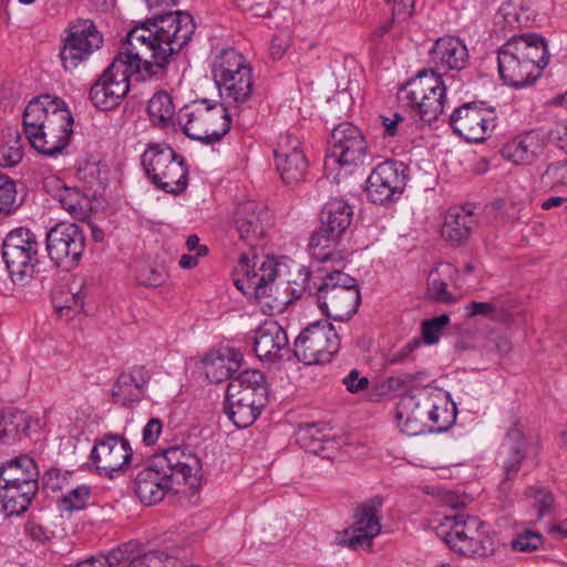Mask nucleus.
Instances as JSON below:
<instances>
[{
	"label": "nucleus",
	"instance_id": "39",
	"mask_svg": "<svg viewBox=\"0 0 567 567\" xmlns=\"http://www.w3.org/2000/svg\"><path fill=\"white\" fill-rule=\"evenodd\" d=\"M23 157V146L17 128L8 127L0 136V166L13 167Z\"/></svg>",
	"mask_w": 567,
	"mask_h": 567
},
{
	"label": "nucleus",
	"instance_id": "27",
	"mask_svg": "<svg viewBox=\"0 0 567 567\" xmlns=\"http://www.w3.org/2000/svg\"><path fill=\"white\" fill-rule=\"evenodd\" d=\"M268 385L264 373L255 369H246L227 385L226 396L243 399L249 401L250 404H266L268 401Z\"/></svg>",
	"mask_w": 567,
	"mask_h": 567
},
{
	"label": "nucleus",
	"instance_id": "13",
	"mask_svg": "<svg viewBox=\"0 0 567 567\" xmlns=\"http://www.w3.org/2000/svg\"><path fill=\"white\" fill-rule=\"evenodd\" d=\"M47 251L55 266L70 270L74 268L85 248V235L74 223H60L53 226L45 237Z\"/></svg>",
	"mask_w": 567,
	"mask_h": 567
},
{
	"label": "nucleus",
	"instance_id": "19",
	"mask_svg": "<svg viewBox=\"0 0 567 567\" xmlns=\"http://www.w3.org/2000/svg\"><path fill=\"white\" fill-rule=\"evenodd\" d=\"M453 131L468 142H483L496 126L492 110L484 109L475 102L457 107L450 116Z\"/></svg>",
	"mask_w": 567,
	"mask_h": 567
},
{
	"label": "nucleus",
	"instance_id": "45",
	"mask_svg": "<svg viewBox=\"0 0 567 567\" xmlns=\"http://www.w3.org/2000/svg\"><path fill=\"white\" fill-rule=\"evenodd\" d=\"M525 496L529 505L536 511V522L549 514L555 502L548 489L537 486L526 488Z\"/></svg>",
	"mask_w": 567,
	"mask_h": 567
},
{
	"label": "nucleus",
	"instance_id": "37",
	"mask_svg": "<svg viewBox=\"0 0 567 567\" xmlns=\"http://www.w3.org/2000/svg\"><path fill=\"white\" fill-rule=\"evenodd\" d=\"M39 472L32 457L20 455L8 461L0 468V480L8 483H20L38 486Z\"/></svg>",
	"mask_w": 567,
	"mask_h": 567
},
{
	"label": "nucleus",
	"instance_id": "51",
	"mask_svg": "<svg viewBox=\"0 0 567 567\" xmlns=\"http://www.w3.org/2000/svg\"><path fill=\"white\" fill-rule=\"evenodd\" d=\"M238 6L250 17H268L275 9L272 0H239Z\"/></svg>",
	"mask_w": 567,
	"mask_h": 567
},
{
	"label": "nucleus",
	"instance_id": "54",
	"mask_svg": "<svg viewBox=\"0 0 567 567\" xmlns=\"http://www.w3.org/2000/svg\"><path fill=\"white\" fill-rule=\"evenodd\" d=\"M84 305V297L79 290L78 292H72L70 298L65 300L63 305L54 302V307L60 317H65V319H70V312H80Z\"/></svg>",
	"mask_w": 567,
	"mask_h": 567
},
{
	"label": "nucleus",
	"instance_id": "4",
	"mask_svg": "<svg viewBox=\"0 0 567 567\" xmlns=\"http://www.w3.org/2000/svg\"><path fill=\"white\" fill-rule=\"evenodd\" d=\"M549 53L545 39L536 33L513 37L498 51V72L513 87L533 84L547 66Z\"/></svg>",
	"mask_w": 567,
	"mask_h": 567
},
{
	"label": "nucleus",
	"instance_id": "28",
	"mask_svg": "<svg viewBox=\"0 0 567 567\" xmlns=\"http://www.w3.org/2000/svg\"><path fill=\"white\" fill-rule=\"evenodd\" d=\"M430 55L437 71H461L468 61L466 45L454 37L439 38L430 50Z\"/></svg>",
	"mask_w": 567,
	"mask_h": 567
},
{
	"label": "nucleus",
	"instance_id": "40",
	"mask_svg": "<svg viewBox=\"0 0 567 567\" xmlns=\"http://www.w3.org/2000/svg\"><path fill=\"white\" fill-rule=\"evenodd\" d=\"M151 122L158 127H166L175 115V105L166 91L155 93L147 104Z\"/></svg>",
	"mask_w": 567,
	"mask_h": 567
},
{
	"label": "nucleus",
	"instance_id": "22",
	"mask_svg": "<svg viewBox=\"0 0 567 567\" xmlns=\"http://www.w3.org/2000/svg\"><path fill=\"white\" fill-rule=\"evenodd\" d=\"M299 145L296 136L286 134L274 150L277 171L287 185L299 183L306 174L307 161Z\"/></svg>",
	"mask_w": 567,
	"mask_h": 567
},
{
	"label": "nucleus",
	"instance_id": "50",
	"mask_svg": "<svg viewBox=\"0 0 567 567\" xmlns=\"http://www.w3.org/2000/svg\"><path fill=\"white\" fill-rule=\"evenodd\" d=\"M136 279L143 286L157 287L165 281L166 274L163 269L152 265H141L137 269Z\"/></svg>",
	"mask_w": 567,
	"mask_h": 567
},
{
	"label": "nucleus",
	"instance_id": "29",
	"mask_svg": "<svg viewBox=\"0 0 567 567\" xmlns=\"http://www.w3.org/2000/svg\"><path fill=\"white\" fill-rule=\"evenodd\" d=\"M252 344L260 360H272L288 346V336L276 321H266L255 331Z\"/></svg>",
	"mask_w": 567,
	"mask_h": 567
},
{
	"label": "nucleus",
	"instance_id": "31",
	"mask_svg": "<svg viewBox=\"0 0 567 567\" xmlns=\"http://www.w3.org/2000/svg\"><path fill=\"white\" fill-rule=\"evenodd\" d=\"M243 354L235 349L227 348L223 352L210 353L204 360V370L207 379L213 383L233 380L241 367Z\"/></svg>",
	"mask_w": 567,
	"mask_h": 567
},
{
	"label": "nucleus",
	"instance_id": "30",
	"mask_svg": "<svg viewBox=\"0 0 567 567\" xmlns=\"http://www.w3.org/2000/svg\"><path fill=\"white\" fill-rule=\"evenodd\" d=\"M150 380V371L143 365H135L130 372H123L118 375L112 395L120 398L124 405L138 402L144 398Z\"/></svg>",
	"mask_w": 567,
	"mask_h": 567
},
{
	"label": "nucleus",
	"instance_id": "23",
	"mask_svg": "<svg viewBox=\"0 0 567 567\" xmlns=\"http://www.w3.org/2000/svg\"><path fill=\"white\" fill-rule=\"evenodd\" d=\"M235 225L239 238L251 247L270 226V213L265 205L254 200L240 203L235 210Z\"/></svg>",
	"mask_w": 567,
	"mask_h": 567
},
{
	"label": "nucleus",
	"instance_id": "38",
	"mask_svg": "<svg viewBox=\"0 0 567 567\" xmlns=\"http://www.w3.org/2000/svg\"><path fill=\"white\" fill-rule=\"evenodd\" d=\"M266 404H250L249 401L226 396V413L239 429L250 426L259 416Z\"/></svg>",
	"mask_w": 567,
	"mask_h": 567
},
{
	"label": "nucleus",
	"instance_id": "10",
	"mask_svg": "<svg viewBox=\"0 0 567 567\" xmlns=\"http://www.w3.org/2000/svg\"><path fill=\"white\" fill-rule=\"evenodd\" d=\"M39 243L28 228L11 230L2 244V258L13 282L23 285L33 277L38 259Z\"/></svg>",
	"mask_w": 567,
	"mask_h": 567
},
{
	"label": "nucleus",
	"instance_id": "24",
	"mask_svg": "<svg viewBox=\"0 0 567 567\" xmlns=\"http://www.w3.org/2000/svg\"><path fill=\"white\" fill-rule=\"evenodd\" d=\"M527 442L518 421H515L508 430L505 440L501 446L499 460L504 471V480L501 483L503 492L509 491V481L514 478L519 471L522 462L526 457Z\"/></svg>",
	"mask_w": 567,
	"mask_h": 567
},
{
	"label": "nucleus",
	"instance_id": "15",
	"mask_svg": "<svg viewBox=\"0 0 567 567\" xmlns=\"http://www.w3.org/2000/svg\"><path fill=\"white\" fill-rule=\"evenodd\" d=\"M103 44V35L94 22L89 19H79L68 29V37L61 49L60 56L65 69H75Z\"/></svg>",
	"mask_w": 567,
	"mask_h": 567
},
{
	"label": "nucleus",
	"instance_id": "58",
	"mask_svg": "<svg viewBox=\"0 0 567 567\" xmlns=\"http://www.w3.org/2000/svg\"><path fill=\"white\" fill-rule=\"evenodd\" d=\"M162 432V421L159 419H151L143 429V441L147 445L154 444Z\"/></svg>",
	"mask_w": 567,
	"mask_h": 567
},
{
	"label": "nucleus",
	"instance_id": "43",
	"mask_svg": "<svg viewBox=\"0 0 567 567\" xmlns=\"http://www.w3.org/2000/svg\"><path fill=\"white\" fill-rule=\"evenodd\" d=\"M455 406L449 409L447 403L440 394V399H433V406L429 411V422L426 431L443 432L446 431L455 421Z\"/></svg>",
	"mask_w": 567,
	"mask_h": 567
},
{
	"label": "nucleus",
	"instance_id": "49",
	"mask_svg": "<svg viewBox=\"0 0 567 567\" xmlns=\"http://www.w3.org/2000/svg\"><path fill=\"white\" fill-rule=\"evenodd\" d=\"M16 185L8 176L0 173V216L12 210L16 202Z\"/></svg>",
	"mask_w": 567,
	"mask_h": 567
},
{
	"label": "nucleus",
	"instance_id": "18",
	"mask_svg": "<svg viewBox=\"0 0 567 567\" xmlns=\"http://www.w3.org/2000/svg\"><path fill=\"white\" fill-rule=\"evenodd\" d=\"M132 455V447L127 440L109 433L94 440L90 460L100 475L112 478L115 472L123 470L130 463Z\"/></svg>",
	"mask_w": 567,
	"mask_h": 567
},
{
	"label": "nucleus",
	"instance_id": "60",
	"mask_svg": "<svg viewBox=\"0 0 567 567\" xmlns=\"http://www.w3.org/2000/svg\"><path fill=\"white\" fill-rule=\"evenodd\" d=\"M566 165L561 162L548 165L545 173L542 175V182L545 185H554V179L564 178Z\"/></svg>",
	"mask_w": 567,
	"mask_h": 567
},
{
	"label": "nucleus",
	"instance_id": "17",
	"mask_svg": "<svg viewBox=\"0 0 567 567\" xmlns=\"http://www.w3.org/2000/svg\"><path fill=\"white\" fill-rule=\"evenodd\" d=\"M367 156V143L361 131L351 123L337 125L331 133V146L326 165L359 166Z\"/></svg>",
	"mask_w": 567,
	"mask_h": 567
},
{
	"label": "nucleus",
	"instance_id": "6",
	"mask_svg": "<svg viewBox=\"0 0 567 567\" xmlns=\"http://www.w3.org/2000/svg\"><path fill=\"white\" fill-rule=\"evenodd\" d=\"M439 535L451 550L468 558L492 556L496 549L494 539L484 528V522L464 513L446 515Z\"/></svg>",
	"mask_w": 567,
	"mask_h": 567
},
{
	"label": "nucleus",
	"instance_id": "5",
	"mask_svg": "<svg viewBox=\"0 0 567 567\" xmlns=\"http://www.w3.org/2000/svg\"><path fill=\"white\" fill-rule=\"evenodd\" d=\"M306 285L295 298H309L315 301L323 313L333 320L344 321L350 319L358 310L361 296L357 279L341 270L334 269L328 272L320 282L313 281L308 271L305 274Z\"/></svg>",
	"mask_w": 567,
	"mask_h": 567
},
{
	"label": "nucleus",
	"instance_id": "25",
	"mask_svg": "<svg viewBox=\"0 0 567 567\" xmlns=\"http://www.w3.org/2000/svg\"><path fill=\"white\" fill-rule=\"evenodd\" d=\"M382 499L373 497L359 507L354 515L353 536L348 540L351 548L370 547L381 533L380 509Z\"/></svg>",
	"mask_w": 567,
	"mask_h": 567
},
{
	"label": "nucleus",
	"instance_id": "63",
	"mask_svg": "<svg viewBox=\"0 0 567 567\" xmlns=\"http://www.w3.org/2000/svg\"><path fill=\"white\" fill-rule=\"evenodd\" d=\"M186 247L189 251L197 250V256H205L208 252L206 246L199 245V238L196 235H190L186 240Z\"/></svg>",
	"mask_w": 567,
	"mask_h": 567
},
{
	"label": "nucleus",
	"instance_id": "35",
	"mask_svg": "<svg viewBox=\"0 0 567 567\" xmlns=\"http://www.w3.org/2000/svg\"><path fill=\"white\" fill-rule=\"evenodd\" d=\"M352 208L343 199L334 198L328 202L320 214V226L332 237H341L352 220Z\"/></svg>",
	"mask_w": 567,
	"mask_h": 567
},
{
	"label": "nucleus",
	"instance_id": "3",
	"mask_svg": "<svg viewBox=\"0 0 567 567\" xmlns=\"http://www.w3.org/2000/svg\"><path fill=\"white\" fill-rule=\"evenodd\" d=\"M23 130L37 152L55 156L69 144L73 117L63 100L44 94L28 103L23 113Z\"/></svg>",
	"mask_w": 567,
	"mask_h": 567
},
{
	"label": "nucleus",
	"instance_id": "62",
	"mask_svg": "<svg viewBox=\"0 0 567 567\" xmlns=\"http://www.w3.org/2000/svg\"><path fill=\"white\" fill-rule=\"evenodd\" d=\"M27 534L37 542L43 543L49 539L48 530L39 524L30 523L27 526Z\"/></svg>",
	"mask_w": 567,
	"mask_h": 567
},
{
	"label": "nucleus",
	"instance_id": "11",
	"mask_svg": "<svg viewBox=\"0 0 567 567\" xmlns=\"http://www.w3.org/2000/svg\"><path fill=\"white\" fill-rule=\"evenodd\" d=\"M446 85L434 70L420 71L405 86L406 100L416 109L420 120L431 123L444 110Z\"/></svg>",
	"mask_w": 567,
	"mask_h": 567
},
{
	"label": "nucleus",
	"instance_id": "26",
	"mask_svg": "<svg viewBox=\"0 0 567 567\" xmlns=\"http://www.w3.org/2000/svg\"><path fill=\"white\" fill-rule=\"evenodd\" d=\"M545 145L546 134L530 130L503 145L499 153L504 159L513 164L530 165L543 154Z\"/></svg>",
	"mask_w": 567,
	"mask_h": 567
},
{
	"label": "nucleus",
	"instance_id": "36",
	"mask_svg": "<svg viewBox=\"0 0 567 567\" xmlns=\"http://www.w3.org/2000/svg\"><path fill=\"white\" fill-rule=\"evenodd\" d=\"M31 421L25 412L8 408L0 411V444L10 445L29 435Z\"/></svg>",
	"mask_w": 567,
	"mask_h": 567
},
{
	"label": "nucleus",
	"instance_id": "52",
	"mask_svg": "<svg viewBox=\"0 0 567 567\" xmlns=\"http://www.w3.org/2000/svg\"><path fill=\"white\" fill-rule=\"evenodd\" d=\"M90 495V487L80 485L71 489L63 498V506L66 511H76L84 507Z\"/></svg>",
	"mask_w": 567,
	"mask_h": 567
},
{
	"label": "nucleus",
	"instance_id": "9",
	"mask_svg": "<svg viewBox=\"0 0 567 567\" xmlns=\"http://www.w3.org/2000/svg\"><path fill=\"white\" fill-rule=\"evenodd\" d=\"M142 165L158 189L181 194L187 187L188 169L185 159L167 145H150L142 155Z\"/></svg>",
	"mask_w": 567,
	"mask_h": 567
},
{
	"label": "nucleus",
	"instance_id": "48",
	"mask_svg": "<svg viewBox=\"0 0 567 567\" xmlns=\"http://www.w3.org/2000/svg\"><path fill=\"white\" fill-rule=\"evenodd\" d=\"M450 317L441 315L422 323V337L425 343L434 344L440 340L443 329L449 324Z\"/></svg>",
	"mask_w": 567,
	"mask_h": 567
},
{
	"label": "nucleus",
	"instance_id": "59",
	"mask_svg": "<svg viewBox=\"0 0 567 567\" xmlns=\"http://www.w3.org/2000/svg\"><path fill=\"white\" fill-rule=\"evenodd\" d=\"M467 315L470 317H476V316H489L493 312H495L496 307L492 302H482V301H472L466 305L465 307Z\"/></svg>",
	"mask_w": 567,
	"mask_h": 567
},
{
	"label": "nucleus",
	"instance_id": "14",
	"mask_svg": "<svg viewBox=\"0 0 567 567\" xmlns=\"http://www.w3.org/2000/svg\"><path fill=\"white\" fill-rule=\"evenodd\" d=\"M433 399H440V392L426 386L419 388L400 398L395 409V420L403 433L417 435L426 431Z\"/></svg>",
	"mask_w": 567,
	"mask_h": 567
},
{
	"label": "nucleus",
	"instance_id": "2",
	"mask_svg": "<svg viewBox=\"0 0 567 567\" xmlns=\"http://www.w3.org/2000/svg\"><path fill=\"white\" fill-rule=\"evenodd\" d=\"M199 458L181 446H172L154 455L152 464L135 477V494L151 506L161 502L166 492L184 484L195 487L199 483Z\"/></svg>",
	"mask_w": 567,
	"mask_h": 567
},
{
	"label": "nucleus",
	"instance_id": "12",
	"mask_svg": "<svg viewBox=\"0 0 567 567\" xmlns=\"http://www.w3.org/2000/svg\"><path fill=\"white\" fill-rule=\"evenodd\" d=\"M340 349V340L333 326L317 321L306 327L293 343V355L305 364L329 362Z\"/></svg>",
	"mask_w": 567,
	"mask_h": 567
},
{
	"label": "nucleus",
	"instance_id": "56",
	"mask_svg": "<svg viewBox=\"0 0 567 567\" xmlns=\"http://www.w3.org/2000/svg\"><path fill=\"white\" fill-rule=\"evenodd\" d=\"M130 544H124L106 555H99L103 567H114L130 559Z\"/></svg>",
	"mask_w": 567,
	"mask_h": 567
},
{
	"label": "nucleus",
	"instance_id": "53",
	"mask_svg": "<svg viewBox=\"0 0 567 567\" xmlns=\"http://www.w3.org/2000/svg\"><path fill=\"white\" fill-rule=\"evenodd\" d=\"M382 126L384 127L385 136H398L401 132L405 131V117L399 113L379 116Z\"/></svg>",
	"mask_w": 567,
	"mask_h": 567
},
{
	"label": "nucleus",
	"instance_id": "64",
	"mask_svg": "<svg viewBox=\"0 0 567 567\" xmlns=\"http://www.w3.org/2000/svg\"><path fill=\"white\" fill-rule=\"evenodd\" d=\"M286 50V43L275 38L270 44V55L272 59H280Z\"/></svg>",
	"mask_w": 567,
	"mask_h": 567
},
{
	"label": "nucleus",
	"instance_id": "7",
	"mask_svg": "<svg viewBox=\"0 0 567 567\" xmlns=\"http://www.w3.org/2000/svg\"><path fill=\"white\" fill-rule=\"evenodd\" d=\"M213 78L227 106L237 109L251 96V68L235 49L223 50L213 64Z\"/></svg>",
	"mask_w": 567,
	"mask_h": 567
},
{
	"label": "nucleus",
	"instance_id": "47",
	"mask_svg": "<svg viewBox=\"0 0 567 567\" xmlns=\"http://www.w3.org/2000/svg\"><path fill=\"white\" fill-rule=\"evenodd\" d=\"M544 544V536L535 530L525 529L512 539L511 546L516 551L532 553Z\"/></svg>",
	"mask_w": 567,
	"mask_h": 567
},
{
	"label": "nucleus",
	"instance_id": "55",
	"mask_svg": "<svg viewBox=\"0 0 567 567\" xmlns=\"http://www.w3.org/2000/svg\"><path fill=\"white\" fill-rule=\"evenodd\" d=\"M168 558L164 550H152L144 555L136 556L130 560L128 567H156Z\"/></svg>",
	"mask_w": 567,
	"mask_h": 567
},
{
	"label": "nucleus",
	"instance_id": "20",
	"mask_svg": "<svg viewBox=\"0 0 567 567\" xmlns=\"http://www.w3.org/2000/svg\"><path fill=\"white\" fill-rule=\"evenodd\" d=\"M405 187L402 163L383 162L379 164L367 179L368 198L375 204L393 202L400 197Z\"/></svg>",
	"mask_w": 567,
	"mask_h": 567
},
{
	"label": "nucleus",
	"instance_id": "44",
	"mask_svg": "<svg viewBox=\"0 0 567 567\" xmlns=\"http://www.w3.org/2000/svg\"><path fill=\"white\" fill-rule=\"evenodd\" d=\"M300 440L306 449L315 454L324 450L322 444L331 441V429L326 423H311L305 425L300 432Z\"/></svg>",
	"mask_w": 567,
	"mask_h": 567
},
{
	"label": "nucleus",
	"instance_id": "32",
	"mask_svg": "<svg viewBox=\"0 0 567 567\" xmlns=\"http://www.w3.org/2000/svg\"><path fill=\"white\" fill-rule=\"evenodd\" d=\"M39 486L8 483L0 480V512L6 516L20 515L30 506Z\"/></svg>",
	"mask_w": 567,
	"mask_h": 567
},
{
	"label": "nucleus",
	"instance_id": "8",
	"mask_svg": "<svg viewBox=\"0 0 567 567\" xmlns=\"http://www.w3.org/2000/svg\"><path fill=\"white\" fill-rule=\"evenodd\" d=\"M228 107L225 103L194 101L179 110L177 120L189 138L213 144L219 142L230 130L231 113Z\"/></svg>",
	"mask_w": 567,
	"mask_h": 567
},
{
	"label": "nucleus",
	"instance_id": "16",
	"mask_svg": "<svg viewBox=\"0 0 567 567\" xmlns=\"http://www.w3.org/2000/svg\"><path fill=\"white\" fill-rule=\"evenodd\" d=\"M135 75L113 60L90 90V100L96 109L107 111L116 107L130 90V78Z\"/></svg>",
	"mask_w": 567,
	"mask_h": 567
},
{
	"label": "nucleus",
	"instance_id": "41",
	"mask_svg": "<svg viewBox=\"0 0 567 567\" xmlns=\"http://www.w3.org/2000/svg\"><path fill=\"white\" fill-rule=\"evenodd\" d=\"M339 239L340 237H332L329 231H323V227L320 226L310 237L309 251L318 261L327 262L338 258L337 262L339 264L342 257L332 249Z\"/></svg>",
	"mask_w": 567,
	"mask_h": 567
},
{
	"label": "nucleus",
	"instance_id": "61",
	"mask_svg": "<svg viewBox=\"0 0 567 567\" xmlns=\"http://www.w3.org/2000/svg\"><path fill=\"white\" fill-rule=\"evenodd\" d=\"M405 7H410L412 9L413 0H401L400 2L395 3V6L393 7V11H392V20L388 23H384L377 30L378 37L382 38L384 34H386L390 31L392 23L395 21V19L399 16L402 14V9Z\"/></svg>",
	"mask_w": 567,
	"mask_h": 567
},
{
	"label": "nucleus",
	"instance_id": "33",
	"mask_svg": "<svg viewBox=\"0 0 567 567\" xmlns=\"http://www.w3.org/2000/svg\"><path fill=\"white\" fill-rule=\"evenodd\" d=\"M458 269L450 262H440L427 276L426 293L430 299L440 303H454L456 298L447 290L449 284H455Z\"/></svg>",
	"mask_w": 567,
	"mask_h": 567
},
{
	"label": "nucleus",
	"instance_id": "21",
	"mask_svg": "<svg viewBox=\"0 0 567 567\" xmlns=\"http://www.w3.org/2000/svg\"><path fill=\"white\" fill-rule=\"evenodd\" d=\"M236 271L244 276L241 279H235L236 287L245 295L252 293L258 299L268 296L269 285L277 277L274 260L264 259L259 261L256 254H254L252 259L247 254H243Z\"/></svg>",
	"mask_w": 567,
	"mask_h": 567
},
{
	"label": "nucleus",
	"instance_id": "42",
	"mask_svg": "<svg viewBox=\"0 0 567 567\" xmlns=\"http://www.w3.org/2000/svg\"><path fill=\"white\" fill-rule=\"evenodd\" d=\"M498 13L511 27L515 23L527 25L533 20L535 10L530 0H506L499 7Z\"/></svg>",
	"mask_w": 567,
	"mask_h": 567
},
{
	"label": "nucleus",
	"instance_id": "34",
	"mask_svg": "<svg viewBox=\"0 0 567 567\" xmlns=\"http://www.w3.org/2000/svg\"><path fill=\"white\" fill-rule=\"evenodd\" d=\"M476 219L473 210L467 207H453L449 209L442 228V236L454 245L468 239Z\"/></svg>",
	"mask_w": 567,
	"mask_h": 567
},
{
	"label": "nucleus",
	"instance_id": "1",
	"mask_svg": "<svg viewBox=\"0 0 567 567\" xmlns=\"http://www.w3.org/2000/svg\"><path fill=\"white\" fill-rule=\"evenodd\" d=\"M193 17L184 11L156 14L131 29L114 60L145 80L165 69L171 58L192 39Z\"/></svg>",
	"mask_w": 567,
	"mask_h": 567
},
{
	"label": "nucleus",
	"instance_id": "46",
	"mask_svg": "<svg viewBox=\"0 0 567 567\" xmlns=\"http://www.w3.org/2000/svg\"><path fill=\"white\" fill-rule=\"evenodd\" d=\"M61 206L73 217L83 219L86 212L83 207L84 197L76 188L63 187L56 194Z\"/></svg>",
	"mask_w": 567,
	"mask_h": 567
},
{
	"label": "nucleus",
	"instance_id": "57",
	"mask_svg": "<svg viewBox=\"0 0 567 567\" xmlns=\"http://www.w3.org/2000/svg\"><path fill=\"white\" fill-rule=\"evenodd\" d=\"M343 384L347 390L351 393H357L364 390L369 385V380L365 377H360L358 370H351L350 373L343 379Z\"/></svg>",
	"mask_w": 567,
	"mask_h": 567
}]
</instances>
